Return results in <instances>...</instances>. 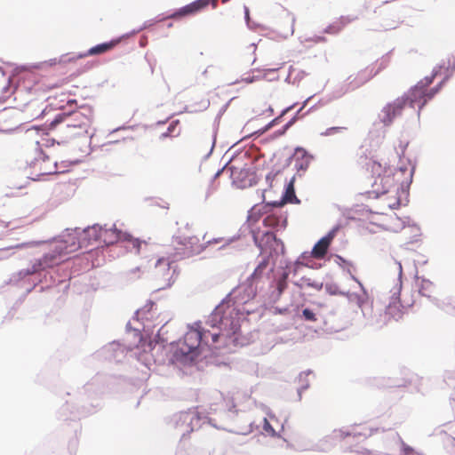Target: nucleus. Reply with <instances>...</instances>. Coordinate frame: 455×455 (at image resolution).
<instances>
[{"mask_svg":"<svg viewBox=\"0 0 455 455\" xmlns=\"http://www.w3.org/2000/svg\"><path fill=\"white\" fill-rule=\"evenodd\" d=\"M196 327L190 328L180 340L172 353V360L183 364L193 363L200 355V347L202 344V335L200 324L196 323Z\"/></svg>","mask_w":455,"mask_h":455,"instance_id":"obj_4","label":"nucleus"},{"mask_svg":"<svg viewBox=\"0 0 455 455\" xmlns=\"http://www.w3.org/2000/svg\"><path fill=\"white\" fill-rule=\"evenodd\" d=\"M92 108L84 105L69 114L57 116L51 125L55 127L60 124L58 130L59 137L63 142H67L87 132V128L92 120Z\"/></svg>","mask_w":455,"mask_h":455,"instance_id":"obj_3","label":"nucleus"},{"mask_svg":"<svg viewBox=\"0 0 455 455\" xmlns=\"http://www.w3.org/2000/svg\"><path fill=\"white\" fill-rule=\"evenodd\" d=\"M402 288L401 283H398L394 291V295L392 297V300L387 305L385 311V317L387 321H399L403 318L404 314V307L401 304L399 294Z\"/></svg>","mask_w":455,"mask_h":455,"instance_id":"obj_11","label":"nucleus"},{"mask_svg":"<svg viewBox=\"0 0 455 455\" xmlns=\"http://www.w3.org/2000/svg\"><path fill=\"white\" fill-rule=\"evenodd\" d=\"M175 261H172L170 258V255L159 259L155 267L156 274L164 279L169 280L172 277V273L173 272L172 271L171 265Z\"/></svg>","mask_w":455,"mask_h":455,"instance_id":"obj_16","label":"nucleus"},{"mask_svg":"<svg viewBox=\"0 0 455 455\" xmlns=\"http://www.w3.org/2000/svg\"><path fill=\"white\" fill-rule=\"evenodd\" d=\"M363 302V301L361 299H358V305H359V307H361V306H362Z\"/></svg>","mask_w":455,"mask_h":455,"instance_id":"obj_31","label":"nucleus"},{"mask_svg":"<svg viewBox=\"0 0 455 455\" xmlns=\"http://www.w3.org/2000/svg\"><path fill=\"white\" fill-rule=\"evenodd\" d=\"M356 455H374V454H372L371 452H370L368 451H363L357 452Z\"/></svg>","mask_w":455,"mask_h":455,"instance_id":"obj_28","label":"nucleus"},{"mask_svg":"<svg viewBox=\"0 0 455 455\" xmlns=\"http://www.w3.org/2000/svg\"><path fill=\"white\" fill-rule=\"evenodd\" d=\"M368 165L373 180L372 192L377 196L387 194L398 187L403 188L411 179V172L407 168L395 169L377 161H371Z\"/></svg>","mask_w":455,"mask_h":455,"instance_id":"obj_2","label":"nucleus"},{"mask_svg":"<svg viewBox=\"0 0 455 455\" xmlns=\"http://www.w3.org/2000/svg\"><path fill=\"white\" fill-rule=\"evenodd\" d=\"M452 305L455 307V297L452 299Z\"/></svg>","mask_w":455,"mask_h":455,"instance_id":"obj_33","label":"nucleus"},{"mask_svg":"<svg viewBox=\"0 0 455 455\" xmlns=\"http://www.w3.org/2000/svg\"><path fill=\"white\" fill-rule=\"evenodd\" d=\"M387 67V63L380 62L379 67L375 65H369L365 68L359 71L352 82L355 83V86H360L370 81L372 77L377 76L382 69Z\"/></svg>","mask_w":455,"mask_h":455,"instance_id":"obj_12","label":"nucleus"},{"mask_svg":"<svg viewBox=\"0 0 455 455\" xmlns=\"http://www.w3.org/2000/svg\"><path fill=\"white\" fill-rule=\"evenodd\" d=\"M280 117H277V118H275L274 120H272L265 128L264 131H267L268 129H270L271 127H273L275 124H277V122L279 121Z\"/></svg>","mask_w":455,"mask_h":455,"instance_id":"obj_26","label":"nucleus"},{"mask_svg":"<svg viewBox=\"0 0 455 455\" xmlns=\"http://www.w3.org/2000/svg\"><path fill=\"white\" fill-rule=\"evenodd\" d=\"M359 285H362V283L360 281H356Z\"/></svg>","mask_w":455,"mask_h":455,"instance_id":"obj_36","label":"nucleus"},{"mask_svg":"<svg viewBox=\"0 0 455 455\" xmlns=\"http://www.w3.org/2000/svg\"><path fill=\"white\" fill-rule=\"evenodd\" d=\"M359 285H362V283L360 281H356Z\"/></svg>","mask_w":455,"mask_h":455,"instance_id":"obj_34","label":"nucleus"},{"mask_svg":"<svg viewBox=\"0 0 455 455\" xmlns=\"http://www.w3.org/2000/svg\"><path fill=\"white\" fill-rule=\"evenodd\" d=\"M204 250V245L196 235H186L180 231L172 237L166 254L172 261H179L186 258L197 255Z\"/></svg>","mask_w":455,"mask_h":455,"instance_id":"obj_5","label":"nucleus"},{"mask_svg":"<svg viewBox=\"0 0 455 455\" xmlns=\"http://www.w3.org/2000/svg\"><path fill=\"white\" fill-rule=\"evenodd\" d=\"M210 4H212L213 8H216L218 5V0H196L189 4H187L186 6L179 9L177 12L169 15L167 18L178 19L185 16L194 15L206 8Z\"/></svg>","mask_w":455,"mask_h":455,"instance_id":"obj_10","label":"nucleus"},{"mask_svg":"<svg viewBox=\"0 0 455 455\" xmlns=\"http://www.w3.org/2000/svg\"><path fill=\"white\" fill-rule=\"evenodd\" d=\"M301 286H307V287H312L315 290H321L322 287H323V283H319V282H316V281H312L310 278H305L303 277L301 279Z\"/></svg>","mask_w":455,"mask_h":455,"instance_id":"obj_21","label":"nucleus"},{"mask_svg":"<svg viewBox=\"0 0 455 455\" xmlns=\"http://www.w3.org/2000/svg\"><path fill=\"white\" fill-rule=\"evenodd\" d=\"M228 0H222L223 3H227Z\"/></svg>","mask_w":455,"mask_h":455,"instance_id":"obj_37","label":"nucleus"},{"mask_svg":"<svg viewBox=\"0 0 455 455\" xmlns=\"http://www.w3.org/2000/svg\"><path fill=\"white\" fill-rule=\"evenodd\" d=\"M36 150H38L39 155L35 158L34 161L31 162L33 168L36 171V175H50L57 172V166L55 162L51 161L49 156L43 151L42 146L44 143H41L36 141Z\"/></svg>","mask_w":455,"mask_h":455,"instance_id":"obj_8","label":"nucleus"},{"mask_svg":"<svg viewBox=\"0 0 455 455\" xmlns=\"http://www.w3.org/2000/svg\"><path fill=\"white\" fill-rule=\"evenodd\" d=\"M345 128L344 127H330L328 128L325 132L323 133L324 135H333L337 132H339L341 130H344Z\"/></svg>","mask_w":455,"mask_h":455,"instance_id":"obj_25","label":"nucleus"},{"mask_svg":"<svg viewBox=\"0 0 455 455\" xmlns=\"http://www.w3.org/2000/svg\"><path fill=\"white\" fill-rule=\"evenodd\" d=\"M334 238V232H330L327 235L321 238L313 247L311 254L315 259H323Z\"/></svg>","mask_w":455,"mask_h":455,"instance_id":"obj_13","label":"nucleus"},{"mask_svg":"<svg viewBox=\"0 0 455 455\" xmlns=\"http://www.w3.org/2000/svg\"><path fill=\"white\" fill-rule=\"evenodd\" d=\"M73 104L76 105V100H70L68 101V106H72Z\"/></svg>","mask_w":455,"mask_h":455,"instance_id":"obj_30","label":"nucleus"},{"mask_svg":"<svg viewBox=\"0 0 455 455\" xmlns=\"http://www.w3.org/2000/svg\"><path fill=\"white\" fill-rule=\"evenodd\" d=\"M263 429H264L265 432H267L270 435H275V429L271 427L270 423L267 421V419H264Z\"/></svg>","mask_w":455,"mask_h":455,"instance_id":"obj_24","label":"nucleus"},{"mask_svg":"<svg viewBox=\"0 0 455 455\" xmlns=\"http://www.w3.org/2000/svg\"><path fill=\"white\" fill-rule=\"evenodd\" d=\"M211 329L200 325L202 343L207 346H215L220 341H225L236 333L240 328V315L234 304L229 302L220 304L206 322Z\"/></svg>","mask_w":455,"mask_h":455,"instance_id":"obj_1","label":"nucleus"},{"mask_svg":"<svg viewBox=\"0 0 455 455\" xmlns=\"http://www.w3.org/2000/svg\"><path fill=\"white\" fill-rule=\"evenodd\" d=\"M268 264H269V258L268 257L264 258L259 263V265L257 266V267L251 274V278L253 280L260 278L262 276L263 273L265 272V270L267 269V267H268Z\"/></svg>","mask_w":455,"mask_h":455,"instance_id":"obj_19","label":"nucleus"},{"mask_svg":"<svg viewBox=\"0 0 455 455\" xmlns=\"http://www.w3.org/2000/svg\"><path fill=\"white\" fill-rule=\"evenodd\" d=\"M266 236L268 238L275 239V236L273 233H266Z\"/></svg>","mask_w":455,"mask_h":455,"instance_id":"obj_29","label":"nucleus"},{"mask_svg":"<svg viewBox=\"0 0 455 455\" xmlns=\"http://www.w3.org/2000/svg\"><path fill=\"white\" fill-rule=\"evenodd\" d=\"M252 81H253L252 79H246L247 83H251Z\"/></svg>","mask_w":455,"mask_h":455,"instance_id":"obj_32","label":"nucleus"},{"mask_svg":"<svg viewBox=\"0 0 455 455\" xmlns=\"http://www.w3.org/2000/svg\"><path fill=\"white\" fill-rule=\"evenodd\" d=\"M84 246L92 244L94 242L101 243V226L93 225L80 232Z\"/></svg>","mask_w":455,"mask_h":455,"instance_id":"obj_14","label":"nucleus"},{"mask_svg":"<svg viewBox=\"0 0 455 455\" xmlns=\"http://www.w3.org/2000/svg\"><path fill=\"white\" fill-rule=\"evenodd\" d=\"M359 285H362V283L360 281H356Z\"/></svg>","mask_w":455,"mask_h":455,"instance_id":"obj_35","label":"nucleus"},{"mask_svg":"<svg viewBox=\"0 0 455 455\" xmlns=\"http://www.w3.org/2000/svg\"><path fill=\"white\" fill-rule=\"evenodd\" d=\"M341 30V26H338L337 28L335 26H330L328 28V31L331 33H338Z\"/></svg>","mask_w":455,"mask_h":455,"instance_id":"obj_27","label":"nucleus"},{"mask_svg":"<svg viewBox=\"0 0 455 455\" xmlns=\"http://www.w3.org/2000/svg\"><path fill=\"white\" fill-rule=\"evenodd\" d=\"M263 223L266 227L274 228L278 225L279 219L275 215H268L264 219Z\"/></svg>","mask_w":455,"mask_h":455,"instance_id":"obj_22","label":"nucleus"},{"mask_svg":"<svg viewBox=\"0 0 455 455\" xmlns=\"http://www.w3.org/2000/svg\"><path fill=\"white\" fill-rule=\"evenodd\" d=\"M287 278H288V274L283 273L282 277L279 278L277 281V283H276V290H277L276 298L277 299L280 298V296L282 295L283 291L287 288Z\"/></svg>","mask_w":455,"mask_h":455,"instance_id":"obj_20","label":"nucleus"},{"mask_svg":"<svg viewBox=\"0 0 455 455\" xmlns=\"http://www.w3.org/2000/svg\"><path fill=\"white\" fill-rule=\"evenodd\" d=\"M118 43H119V40H112L110 42L97 44V45L90 48L85 53L81 54L79 57L84 58V57H88V56L103 54L107 52L111 51Z\"/></svg>","mask_w":455,"mask_h":455,"instance_id":"obj_17","label":"nucleus"},{"mask_svg":"<svg viewBox=\"0 0 455 455\" xmlns=\"http://www.w3.org/2000/svg\"><path fill=\"white\" fill-rule=\"evenodd\" d=\"M302 315L307 321L315 322L317 320L315 313L308 308H305L302 311Z\"/></svg>","mask_w":455,"mask_h":455,"instance_id":"obj_23","label":"nucleus"},{"mask_svg":"<svg viewBox=\"0 0 455 455\" xmlns=\"http://www.w3.org/2000/svg\"><path fill=\"white\" fill-rule=\"evenodd\" d=\"M83 246L84 244L80 233L76 230L64 235L63 239L56 241L52 244V251L45 253L44 258L45 262L55 264L61 260L62 257L76 251Z\"/></svg>","mask_w":455,"mask_h":455,"instance_id":"obj_6","label":"nucleus"},{"mask_svg":"<svg viewBox=\"0 0 455 455\" xmlns=\"http://www.w3.org/2000/svg\"><path fill=\"white\" fill-rule=\"evenodd\" d=\"M432 83V78H426L425 80L418 83L403 96L407 100V105L414 108L416 105L421 109L425 104L431 100L439 91V87L428 89L429 84Z\"/></svg>","mask_w":455,"mask_h":455,"instance_id":"obj_7","label":"nucleus"},{"mask_svg":"<svg viewBox=\"0 0 455 455\" xmlns=\"http://www.w3.org/2000/svg\"><path fill=\"white\" fill-rule=\"evenodd\" d=\"M407 106V100L404 96L398 97L393 102L387 104L381 110V121L384 124H390L393 120L402 115Z\"/></svg>","mask_w":455,"mask_h":455,"instance_id":"obj_9","label":"nucleus"},{"mask_svg":"<svg viewBox=\"0 0 455 455\" xmlns=\"http://www.w3.org/2000/svg\"><path fill=\"white\" fill-rule=\"evenodd\" d=\"M122 242L127 243V249L133 251L136 253H139L142 244H146L145 242L140 241L138 238H134L132 235L127 232H124Z\"/></svg>","mask_w":455,"mask_h":455,"instance_id":"obj_18","label":"nucleus"},{"mask_svg":"<svg viewBox=\"0 0 455 455\" xmlns=\"http://www.w3.org/2000/svg\"><path fill=\"white\" fill-rule=\"evenodd\" d=\"M124 232L117 229L116 228H103L101 227V243L106 245H111L117 242H122Z\"/></svg>","mask_w":455,"mask_h":455,"instance_id":"obj_15","label":"nucleus"}]
</instances>
